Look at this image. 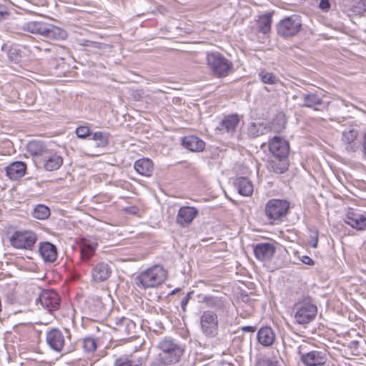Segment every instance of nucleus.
<instances>
[{"label": "nucleus", "mask_w": 366, "mask_h": 366, "mask_svg": "<svg viewBox=\"0 0 366 366\" xmlns=\"http://www.w3.org/2000/svg\"><path fill=\"white\" fill-rule=\"evenodd\" d=\"M39 163L46 171H54L59 169L63 164V158L59 154L48 150L44 157L39 160Z\"/></svg>", "instance_id": "14"}, {"label": "nucleus", "mask_w": 366, "mask_h": 366, "mask_svg": "<svg viewBox=\"0 0 366 366\" xmlns=\"http://www.w3.org/2000/svg\"><path fill=\"white\" fill-rule=\"evenodd\" d=\"M272 24V15L266 14L261 16L257 21V28L259 32L267 34L270 31Z\"/></svg>", "instance_id": "33"}, {"label": "nucleus", "mask_w": 366, "mask_h": 366, "mask_svg": "<svg viewBox=\"0 0 366 366\" xmlns=\"http://www.w3.org/2000/svg\"><path fill=\"white\" fill-rule=\"evenodd\" d=\"M97 242L94 240L84 239L81 244V257L84 261L89 260L94 254Z\"/></svg>", "instance_id": "30"}, {"label": "nucleus", "mask_w": 366, "mask_h": 366, "mask_svg": "<svg viewBox=\"0 0 366 366\" xmlns=\"http://www.w3.org/2000/svg\"><path fill=\"white\" fill-rule=\"evenodd\" d=\"M37 241L36 234L30 230L16 231L10 238L11 244L17 249L31 250Z\"/></svg>", "instance_id": "9"}, {"label": "nucleus", "mask_w": 366, "mask_h": 366, "mask_svg": "<svg viewBox=\"0 0 366 366\" xmlns=\"http://www.w3.org/2000/svg\"><path fill=\"white\" fill-rule=\"evenodd\" d=\"M300 16L293 14L280 21L276 25L277 34L285 39L296 36L302 29Z\"/></svg>", "instance_id": "7"}, {"label": "nucleus", "mask_w": 366, "mask_h": 366, "mask_svg": "<svg viewBox=\"0 0 366 366\" xmlns=\"http://www.w3.org/2000/svg\"><path fill=\"white\" fill-rule=\"evenodd\" d=\"M302 105L312 108L315 110H320L319 107L322 104V99L316 93L309 92L302 94Z\"/></svg>", "instance_id": "31"}, {"label": "nucleus", "mask_w": 366, "mask_h": 366, "mask_svg": "<svg viewBox=\"0 0 366 366\" xmlns=\"http://www.w3.org/2000/svg\"><path fill=\"white\" fill-rule=\"evenodd\" d=\"M81 347L84 352L92 353L97 348V342L92 337H86L82 340Z\"/></svg>", "instance_id": "35"}, {"label": "nucleus", "mask_w": 366, "mask_h": 366, "mask_svg": "<svg viewBox=\"0 0 366 366\" xmlns=\"http://www.w3.org/2000/svg\"><path fill=\"white\" fill-rule=\"evenodd\" d=\"M167 277V272L163 267L156 264L140 272L134 281L139 288L146 290L161 285Z\"/></svg>", "instance_id": "2"}, {"label": "nucleus", "mask_w": 366, "mask_h": 366, "mask_svg": "<svg viewBox=\"0 0 366 366\" xmlns=\"http://www.w3.org/2000/svg\"><path fill=\"white\" fill-rule=\"evenodd\" d=\"M39 252L45 262H54L56 259V247L49 242H41L39 247Z\"/></svg>", "instance_id": "20"}, {"label": "nucleus", "mask_w": 366, "mask_h": 366, "mask_svg": "<svg viewBox=\"0 0 366 366\" xmlns=\"http://www.w3.org/2000/svg\"><path fill=\"white\" fill-rule=\"evenodd\" d=\"M319 7L322 10L327 11L330 7L329 0H320Z\"/></svg>", "instance_id": "45"}, {"label": "nucleus", "mask_w": 366, "mask_h": 366, "mask_svg": "<svg viewBox=\"0 0 366 366\" xmlns=\"http://www.w3.org/2000/svg\"><path fill=\"white\" fill-rule=\"evenodd\" d=\"M242 330L247 332H254L255 331V327L253 326H244Z\"/></svg>", "instance_id": "49"}, {"label": "nucleus", "mask_w": 366, "mask_h": 366, "mask_svg": "<svg viewBox=\"0 0 366 366\" xmlns=\"http://www.w3.org/2000/svg\"><path fill=\"white\" fill-rule=\"evenodd\" d=\"M159 352V362L164 366H169L179 362L184 349L175 340L166 337L158 344Z\"/></svg>", "instance_id": "1"}, {"label": "nucleus", "mask_w": 366, "mask_h": 366, "mask_svg": "<svg viewBox=\"0 0 366 366\" xmlns=\"http://www.w3.org/2000/svg\"><path fill=\"white\" fill-rule=\"evenodd\" d=\"M200 328L206 337H214L219 330L217 315L211 310L204 311L200 316Z\"/></svg>", "instance_id": "10"}, {"label": "nucleus", "mask_w": 366, "mask_h": 366, "mask_svg": "<svg viewBox=\"0 0 366 366\" xmlns=\"http://www.w3.org/2000/svg\"><path fill=\"white\" fill-rule=\"evenodd\" d=\"M91 139L97 142V147H104L109 143V137L107 133L102 132H97L91 134Z\"/></svg>", "instance_id": "37"}, {"label": "nucleus", "mask_w": 366, "mask_h": 366, "mask_svg": "<svg viewBox=\"0 0 366 366\" xmlns=\"http://www.w3.org/2000/svg\"><path fill=\"white\" fill-rule=\"evenodd\" d=\"M288 157L272 156L267 163V169L276 174H283L288 169Z\"/></svg>", "instance_id": "22"}, {"label": "nucleus", "mask_w": 366, "mask_h": 366, "mask_svg": "<svg viewBox=\"0 0 366 366\" xmlns=\"http://www.w3.org/2000/svg\"><path fill=\"white\" fill-rule=\"evenodd\" d=\"M239 118L237 114H230L225 116L219 123V125L217 127L216 129L219 131L221 134L228 133L233 134L239 123Z\"/></svg>", "instance_id": "18"}, {"label": "nucleus", "mask_w": 366, "mask_h": 366, "mask_svg": "<svg viewBox=\"0 0 366 366\" xmlns=\"http://www.w3.org/2000/svg\"><path fill=\"white\" fill-rule=\"evenodd\" d=\"M362 147H363V152L366 155V133L365 134V136H364Z\"/></svg>", "instance_id": "50"}, {"label": "nucleus", "mask_w": 366, "mask_h": 366, "mask_svg": "<svg viewBox=\"0 0 366 366\" xmlns=\"http://www.w3.org/2000/svg\"><path fill=\"white\" fill-rule=\"evenodd\" d=\"M217 302H219V300H217V299H215V300H213V302H214V304H216Z\"/></svg>", "instance_id": "51"}, {"label": "nucleus", "mask_w": 366, "mask_h": 366, "mask_svg": "<svg viewBox=\"0 0 366 366\" xmlns=\"http://www.w3.org/2000/svg\"><path fill=\"white\" fill-rule=\"evenodd\" d=\"M139 360H132L127 357H120L116 359L114 366H140Z\"/></svg>", "instance_id": "38"}, {"label": "nucleus", "mask_w": 366, "mask_h": 366, "mask_svg": "<svg viewBox=\"0 0 366 366\" xmlns=\"http://www.w3.org/2000/svg\"><path fill=\"white\" fill-rule=\"evenodd\" d=\"M259 77L264 84H274L277 82L278 79L272 73L262 71L259 73Z\"/></svg>", "instance_id": "39"}, {"label": "nucleus", "mask_w": 366, "mask_h": 366, "mask_svg": "<svg viewBox=\"0 0 366 366\" xmlns=\"http://www.w3.org/2000/svg\"><path fill=\"white\" fill-rule=\"evenodd\" d=\"M269 149L274 157H288L290 145L283 138L274 136L269 141Z\"/></svg>", "instance_id": "12"}, {"label": "nucleus", "mask_w": 366, "mask_h": 366, "mask_svg": "<svg viewBox=\"0 0 366 366\" xmlns=\"http://www.w3.org/2000/svg\"><path fill=\"white\" fill-rule=\"evenodd\" d=\"M234 186L238 193L242 196L248 197L253 193L254 187L252 182L244 177H239L235 179Z\"/></svg>", "instance_id": "26"}, {"label": "nucleus", "mask_w": 366, "mask_h": 366, "mask_svg": "<svg viewBox=\"0 0 366 366\" xmlns=\"http://www.w3.org/2000/svg\"><path fill=\"white\" fill-rule=\"evenodd\" d=\"M359 131L353 127L345 129L342 134V141L345 144V149L348 152H355L359 148L357 137Z\"/></svg>", "instance_id": "15"}, {"label": "nucleus", "mask_w": 366, "mask_h": 366, "mask_svg": "<svg viewBox=\"0 0 366 366\" xmlns=\"http://www.w3.org/2000/svg\"><path fill=\"white\" fill-rule=\"evenodd\" d=\"M76 134L79 138L85 139L88 136H91L90 129L86 126H81L76 128Z\"/></svg>", "instance_id": "41"}, {"label": "nucleus", "mask_w": 366, "mask_h": 366, "mask_svg": "<svg viewBox=\"0 0 366 366\" xmlns=\"http://www.w3.org/2000/svg\"><path fill=\"white\" fill-rule=\"evenodd\" d=\"M286 124L287 119L285 114L283 112H278L271 122L270 129L274 132H280L285 128Z\"/></svg>", "instance_id": "32"}, {"label": "nucleus", "mask_w": 366, "mask_h": 366, "mask_svg": "<svg viewBox=\"0 0 366 366\" xmlns=\"http://www.w3.org/2000/svg\"><path fill=\"white\" fill-rule=\"evenodd\" d=\"M301 261L302 262V263L307 264V265H314L315 264L314 260L312 258H310V257L306 256V255L302 257Z\"/></svg>", "instance_id": "46"}, {"label": "nucleus", "mask_w": 366, "mask_h": 366, "mask_svg": "<svg viewBox=\"0 0 366 366\" xmlns=\"http://www.w3.org/2000/svg\"><path fill=\"white\" fill-rule=\"evenodd\" d=\"M112 267L108 262H99L92 269V277L96 282H104L111 276Z\"/></svg>", "instance_id": "17"}, {"label": "nucleus", "mask_w": 366, "mask_h": 366, "mask_svg": "<svg viewBox=\"0 0 366 366\" xmlns=\"http://www.w3.org/2000/svg\"><path fill=\"white\" fill-rule=\"evenodd\" d=\"M81 45L84 46H89L94 48H100V44L96 41H92L86 39H83L81 41Z\"/></svg>", "instance_id": "43"}, {"label": "nucleus", "mask_w": 366, "mask_h": 366, "mask_svg": "<svg viewBox=\"0 0 366 366\" xmlns=\"http://www.w3.org/2000/svg\"><path fill=\"white\" fill-rule=\"evenodd\" d=\"M259 364L260 366H277V361L267 358L262 360Z\"/></svg>", "instance_id": "44"}, {"label": "nucleus", "mask_w": 366, "mask_h": 366, "mask_svg": "<svg viewBox=\"0 0 366 366\" xmlns=\"http://www.w3.org/2000/svg\"><path fill=\"white\" fill-rule=\"evenodd\" d=\"M50 215V209L44 204L37 205L33 211V217L38 219H46Z\"/></svg>", "instance_id": "36"}, {"label": "nucleus", "mask_w": 366, "mask_h": 366, "mask_svg": "<svg viewBox=\"0 0 366 366\" xmlns=\"http://www.w3.org/2000/svg\"><path fill=\"white\" fill-rule=\"evenodd\" d=\"M37 301L49 312L58 310L60 307V297L54 290H42L39 295Z\"/></svg>", "instance_id": "11"}, {"label": "nucleus", "mask_w": 366, "mask_h": 366, "mask_svg": "<svg viewBox=\"0 0 366 366\" xmlns=\"http://www.w3.org/2000/svg\"><path fill=\"white\" fill-rule=\"evenodd\" d=\"M198 209L194 207H182L178 211L177 222L182 227H188L198 215Z\"/></svg>", "instance_id": "16"}, {"label": "nucleus", "mask_w": 366, "mask_h": 366, "mask_svg": "<svg viewBox=\"0 0 366 366\" xmlns=\"http://www.w3.org/2000/svg\"><path fill=\"white\" fill-rule=\"evenodd\" d=\"M309 231H310L309 243L312 247L316 248L318 244L319 232L315 228H313V229L310 228V229H309Z\"/></svg>", "instance_id": "40"}, {"label": "nucleus", "mask_w": 366, "mask_h": 366, "mask_svg": "<svg viewBox=\"0 0 366 366\" xmlns=\"http://www.w3.org/2000/svg\"><path fill=\"white\" fill-rule=\"evenodd\" d=\"M26 170V165L23 162H14L6 167V175L11 180L22 177Z\"/></svg>", "instance_id": "23"}, {"label": "nucleus", "mask_w": 366, "mask_h": 366, "mask_svg": "<svg viewBox=\"0 0 366 366\" xmlns=\"http://www.w3.org/2000/svg\"><path fill=\"white\" fill-rule=\"evenodd\" d=\"M258 342L264 347H269L274 342L275 334L269 327H261L257 334Z\"/></svg>", "instance_id": "24"}, {"label": "nucleus", "mask_w": 366, "mask_h": 366, "mask_svg": "<svg viewBox=\"0 0 366 366\" xmlns=\"http://www.w3.org/2000/svg\"><path fill=\"white\" fill-rule=\"evenodd\" d=\"M6 15H8L6 8L4 5L0 4V19H4V16Z\"/></svg>", "instance_id": "48"}, {"label": "nucleus", "mask_w": 366, "mask_h": 366, "mask_svg": "<svg viewBox=\"0 0 366 366\" xmlns=\"http://www.w3.org/2000/svg\"><path fill=\"white\" fill-rule=\"evenodd\" d=\"M345 222L357 230L361 231L366 229V217L359 213H348Z\"/></svg>", "instance_id": "25"}, {"label": "nucleus", "mask_w": 366, "mask_h": 366, "mask_svg": "<svg viewBox=\"0 0 366 366\" xmlns=\"http://www.w3.org/2000/svg\"><path fill=\"white\" fill-rule=\"evenodd\" d=\"M70 332L64 329L63 331L58 328H53L46 332V342L53 350L61 352L64 351L66 342L70 340Z\"/></svg>", "instance_id": "8"}, {"label": "nucleus", "mask_w": 366, "mask_h": 366, "mask_svg": "<svg viewBox=\"0 0 366 366\" xmlns=\"http://www.w3.org/2000/svg\"><path fill=\"white\" fill-rule=\"evenodd\" d=\"M26 150L30 155L39 159V160L44 157L49 149L42 142L33 140L27 144Z\"/></svg>", "instance_id": "28"}, {"label": "nucleus", "mask_w": 366, "mask_h": 366, "mask_svg": "<svg viewBox=\"0 0 366 366\" xmlns=\"http://www.w3.org/2000/svg\"><path fill=\"white\" fill-rule=\"evenodd\" d=\"M194 294V292H188L186 296L183 297V299L181 301V307L184 312H186V307L187 305L191 299V296Z\"/></svg>", "instance_id": "42"}, {"label": "nucleus", "mask_w": 366, "mask_h": 366, "mask_svg": "<svg viewBox=\"0 0 366 366\" xmlns=\"http://www.w3.org/2000/svg\"><path fill=\"white\" fill-rule=\"evenodd\" d=\"M207 61L210 71L217 77L228 76L233 66L232 63L219 52L208 53Z\"/></svg>", "instance_id": "5"}, {"label": "nucleus", "mask_w": 366, "mask_h": 366, "mask_svg": "<svg viewBox=\"0 0 366 366\" xmlns=\"http://www.w3.org/2000/svg\"><path fill=\"white\" fill-rule=\"evenodd\" d=\"M182 144L187 149L193 152H202L205 148V142L198 137L193 135L182 138Z\"/></svg>", "instance_id": "21"}, {"label": "nucleus", "mask_w": 366, "mask_h": 366, "mask_svg": "<svg viewBox=\"0 0 366 366\" xmlns=\"http://www.w3.org/2000/svg\"><path fill=\"white\" fill-rule=\"evenodd\" d=\"M297 354L305 366H322L328 360L327 351L325 349L314 347L307 342L298 346Z\"/></svg>", "instance_id": "3"}, {"label": "nucleus", "mask_w": 366, "mask_h": 366, "mask_svg": "<svg viewBox=\"0 0 366 366\" xmlns=\"http://www.w3.org/2000/svg\"><path fill=\"white\" fill-rule=\"evenodd\" d=\"M290 204L285 199H269L265 204L264 214L267 218L273 223L282 221L289 212Z\"/></svg>", "instance_id": "6"}, {"label": "nucleus", "mask_w": 366, "mask_h": 366, "mask_svg": "<svg viewBox=\"0 0 366 366\" xmlns=\"http://www.w3.org/2000/svg\"><path fill=\"white\" fill-rule=\"evenodd\" d=\"M43 37L52 41H61L67 38L66 30L53 24L46 23Z\"/></svg>", "instance_id": "19"}, {"label": "nucleus", "mask_w": 366, "mask_h": 366, "mask_svg": "<svg viewBox=\"0 0 366 366\" xmlns=\"http://www.w3.org/2000/svg\"><path fill=\"white\" fill-rule=\"evenodd\" d=\"M255 257L261 262H270L276 252V247L269 242L257 243L253 247Z\"/></svg>", "instance_id": "13"}, {"label": "nucleus", "mask_w": 366, "mask_h": 366, "mask_svg": "<svg viewBox=\"0 0 366 366\" xmlns=\"http://www.w3.org/2000/svg\"><path fill=\"white\" fill-rule=\"evenodd\" d=\"M134 168L137 172L145 177L151 176L154 170L152 160L147 158L137 160L134 164Z\"/></svg>", "instance_id": "29"}, {"label": "nucleus", "mask_w": 366, "mask_h": 366, "mask_svg": "<svg viewBox=\"0 0 366 366\" xmlns=\"http://www.w3.org/2000/svg\"><path fill=\"white\" fill-rule=\"evenodd\" d=\"M46 22L41 21H29L22 24L21 28L24 31L43 37Z\"/></svg>", "instance_id": "27"}, {"label": "nucleus", "mask_w": 366, "mask_h": 366, "mask_svg": "<svg viewBox=\"0 0 366 366\" xmlns=\"http://www.w3.org/2000/svg\"><path fill=\"white\" fill-rule=\"evenodd\" d=\"M295 323L306 325L312 322L317 313V307L310 297L300 299L292 309Z\"/></svg>", "instance_id": "4"}, {"label": "nucleus", "mask_w": 366, "mask_h": 366, "mask_svg": "<svg viewBox=\"0 0 366 366\" xmlns=\"http://www.w3.org/2000/svg\"><path fill=\"white\" fill-rule=\"evenodd\" d=\"M269 131V129L263 124L252 123L248 128V133L252 137H257L265 134Z\"/></svg>", "instance_id": "34"}, {"label": "nucleus", "mask_w": 366, "mask_h": 366, "mask_svg": "<svg viewBox=\"0 0 366 366\" xmlns=\"http://www.w3.org/2000/svg\"><path fill=\"white\" fill-rule=\"evenodd\" d=\"M124 212L130 214H137L138 213V209L136 207H127L124 209Z\"/></svg>", "instance_id": "47"}]
</instances>
